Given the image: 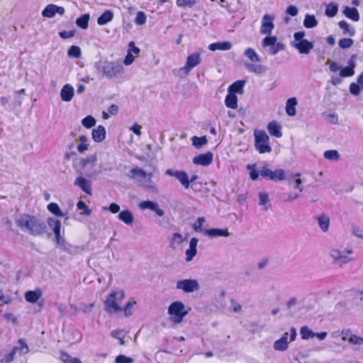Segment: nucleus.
Instances as JSON below:
<instances>
[{"label":"nucleus","instance_id":"f257e3e1","mask_svg":"<svg viewBox=\"0 0 363 363\" xmlns=\"http://www.w3.org/2000/svg\"><path fill=\"white\" fill-rule=\"evenodd\" d=\"M16 223L23 231L28 232L33 236H40L46 231V225L38 218L28 214L20 215L16 219Z\"/></svg>","mask_w":363,"mask_h":363},{"label":"nucleus","instance_id":"f03ea898","mask_svg":"<svg viewBox=\"0 0 363 363\" xmlns=\"http://www.w3.org/2000/svg\"><path fill=\"white\" fill-rule=\"evenodd\" d=\"M94 69L99 79H112L121 77L124 69L119 62L108 60H99L94 63Z\"/></svg>","mask_w":363,"mask_h":363},{"label":"nucleus","instance_id":"7ed1b4c3","mask_svg":"<svg viewBox=\"0 0 363 363\" xmlns=\"http://www.w3.org/2000/svg\"><path fill=\"white\" fill-rule=\"evenodd\" d=\"M124 298L125 293L123 290L112 291L104 301L105 311L110 314L123 311L121 303Z\"/></svg>","mask_w":363,"mask_h":363},{"label":"nucleus","instance_id":"20e7f679","mask_svg":"<svg viewBox=\"0 0 363 363\" xmlns=\"http://www.w3.org/2000/svg\"><path fill=\"white\" fill-rule=\"evenodd\" d=\"M168 314L170 321L177 325L182 322L184 318L188 314L184 304L181 301H174L168 307Z\"/></svg>","mask_w":363,"mask_h":363},{"label":"nucleus","instance_id":"39448f33","mask_svg":"<svg viewBox=\"0 0 363 363\" xmlns=\"http://www.w3.org/2000/svg\"><path fill=\"white\" fill-rule=\"evenodd\" d=\"M304 36V31L296 32L294 34V40L291 42V46L297 49L301 54H308L313 48V44L303 39Z\"/></svg>","mask_w":363,"mask_h":363},{"label":"nucleus","instance_id":"423d86ee","mask_svg":"<svg viewBox=\"0 0 363 363\" xmlns=\"http://www.w3.org/2000/svg\"><path fill=\"white\" fill-rule=\"evenodd\" d=\"M255 147L260 154L270 152L272 147L269 144V137L263 130H255Z\"/></svg>","mask_w":363,"mask_h":363},{"label":"nucleus","instance_id":"0eeeda50","mask_svg":"<svg viewBox=\"0 0 363 363\" xmlns=\"http://www.w3.org/2000/svg\"><path fill=\"white\" fill-rule=\"evenodd\" d=\"M259 174L262 178L273 182L283 181L285 179V172L283 169H278L272 171L269 169L267 165L262 166L259 169Z\"/></svg>","mask_w":363,"mask_h":363},{"label":"nucleus","instance_id":"6e6552de","mask_svg":"<svg viewBox=\"0 0 363 363\" xmlns=\"http://www.w3.org/2000/svg\"><path fill=\"white\" fill-rule=\"evenodd\" d=\"M176 288L182 290L184 293H193L199 290L200 286L197 280L196 279H183L178 281L176 284Z\"/></svg>","mask_w":363,"mask_h":363},{"label":"nucleus","instance_id":"1a4fd4ad","mask_svg":"<svg viewBox=\"0 0 363 363\" xmlns=\"http://www.w3.org/2000/svg\"><path fill=\"white\" fill-rule=\"evenodd\" d=\"M201 62V55L199 52H194L189 55L186 58V65L184 67L181 68V71L183 72L185 75H188L190 71L199 65Z\"/></svg>","mask_w":363,"mask_h":363},{"label":"nucleus","instance_id":"9d476101","mask_svg":"<svg viewBox=\"0 0 363 363\" xmlns=\"http://www.w3.org/2000/svg\"><path fill=\"white\" fill-rule=\"evenodd\" d=\"M165 174L169 177H174L179 181L184 189L189 188V179L187 173L182 170H174L173 169H168L166 170Z\"/></svg>","mask_w":363,"mask_h":363},{"label":"nucleus","instance_id":"9b49d317","mask_svg":"<svg viewBox=\"0 0 363 363\" xmlns=\"http://www.w3.org/2000/svg\"><path fill=\"white\" fill-rule=\"evenodd\" d=\"M57 245L71 255H76L82 252L85 247L84 246H74L67 242L65 238H62L56 242Z\"/></svg>","mask_w":363,"mask_h":363},{"label":"nucleus","instance_id":"f8f14e48","mask_svg":"<svg viewBox=\"0 0 363 363\" xmlns=\"http://www.w3.org/2000/svg\"><path fill=\"white\" fill-rule=\"evenodd\" d=\"M274 17L269 14L264 15L260 28V33L263 35H270L274 28Z\"/></svg>","mask_w":363,"mask_h":363},{"label":"nucleus","instance_id":"ddd939ff","mask_svg":"<svg viewBox=\"0 0 363 363\" xmlns=\"http://www.w3.org/2000/svg\"><path fill=\"white\" fill-rule=\"evenodd\" d=\"M138 207L141 210L150 209L152 211H154L158 216H163L164 215V211L162 208H160L158 203L152 201H141L138 204Z\"/></svg>","mask_w":363,"mask_h":363},{"label":"nucleus","instance_id":"4468645a","mask_svg":"<svg viewBox=\"0 0 363 363\" xmlns=\"http://www.w3.org/2000/svg\"><path fill=\"white\" fill-rule=\"evenodd\" d=\"M213 153L207 152L204 154H200L193 158V163L201 166H208L213 161Z\"/></svg>","mask_w":363,"mask_h":363},{"label":"nucleus","instance_id":"2eb2a0df","mask_svg":"<svg viewBox=\"0 0 363 363\" xmlns=\"http://www.w3.org/2000/svg\"><path fill=\"white\" fill-rule=\"evenodd\" d=\"M203 234L208 236L211 238H215L218 237H228L230 233L227 228H211L206 229L203 231Z\"/></svg>","mask_w":363,"mask_h":363},{"label":"nucleus","instance_id":"dca6fc26","mask_svg":"<svg viewBox=\"0 0 363 363\" xmlns=\"http://www.w3.org/2000/svg\"><path fill=\"white\" fill-rule=\"evenodd\" d=\"M74 185L79 187L84 192L89 195H91V182L86 178L80 176L77 177Z\"/></svg>","mask_w":363,"mask_h":363},{"label":"nucleus","instance_id":"f3484780","mask_svg":"<svg viewBox=\"0 0 363 363\" xmlns=\"http://www.w3.org/2000/svg\"><path fill=\"white\" fill-rule=\"evenodd\" d=\"M198 241H199L198 239L196 238H192L190 240L189 247L185 252V255H186L185 259L186 262L191 261L193 259V258L196 256V255L197 253L196 247H197Z\"/></svg>","mask_w":363,"mask_h":363},{"label":"nucleus","instance_id":"a211bd4d","mask_svg":"<svg viewBox=\"0 0 363 363\" xmlns=\"http://www.w3.org/2000/svg\"><path fill=\"white\" fill-rule=\"evenodd\" d=\"M74 96V88L69 84H67L63 86L60 91V97L63 101H70Z\"/></svg>","mask_w":363,"mask_h":363},{"label":"nucleus","instance_id":"6ab92c4d","mask_svg":"<svg viewBox=\"0 0 363 363\" xmlns=\"http://www.w3.org/2000/svg\"><path fill=\"white\" fill-rule=\"evenodd\" d=\"M130 177L133 179H136L137 182L142 185L145 179H146V172L139 167H134L130 171Z\"/></svg>","mask_w":363,"mask_h":363},{"label":"nucleus","instance_id":"aec40b11","mask_svg":"<svg viewBox=\"0 0 363 363\" xmlns=\"http://www.w3.org/2000/svg\"><path fill=\"white\" fill-rule=\"evenodd\" d=\"M245 84V80H238L229 86L228 92L235 95L236 94H242L244 91Z\"/></svg>","mask_w":363,"mask_h":363},{"label":"nucleus","instance_id":"412c9836","mask_svg":"<svg viewBox=\"0 0 363 363\" xmlns=\"http://www.w3.org/2000/svg\"><path fill=\"white\" fill-rule=\"evenodd\" d=\"M118 218L128 225H132L134 220L133 214L129 210H123L119 212Z\"/></svg>","mask_w":363,"mask_h":363},{"label":"nucleus","instance_id":"4be33fe9","mask_svg":"<svg viewBox=\"0 0 363 363\" xmlns=\"http://www.w3.org/2000/svg\"><path fill=\"white\" fill-rule=\"evenodd\" d=\"M92 138L96 143L102 142L106 137V130L102 125H99L96 128L92 130Z\"/></svg>","mask_w":363,"mask_h":363},{"label":"nucleus","instance_id":"5701e85b","mask_svg":"<svg viewBox=\"0 0 363 363\" xmlns=\"http://www.w3.org/2000/svg\"><path fill=\"white\" fill-rule=\"evenodd\" d=\"M232 48V44L228 41L217 42L211 43L208 45L211 51L216 50H229Z\"/></svg>","mask_w":363,"mask_h":363},{"label":"nucleus","instance_id":"b1692460","mask_svg":"<svg viewBox=\"0 0 363 363\" xmlns=\"http://www.w3.org/2000/svg\"><path fill=\"white\" fill-rule=\"evenodd\" d=\"M42 296V291L40 289H35L34 291H28L25 294V299L28 303H34L38 301Z\"/></svg>","mask_w":363,"mask_h":363},{"label":"nucleus","instance_id":"393cba45","mask_svg":"<svg viewBox=\"0 0 363 363\" xmlns=\"http://www.w3.org/2000/svg\"><path fill=\"white\" fill-rule=\"evenodd\" d=\"M281 128V125L276 121H272L267 125L269 134L276 138H281L282 136Z\"/></svg>","mask_w":363,"mask_h":363},{"label":"nucleus","instance_id":"a878e982","mask_svg":"<svg viewBox=\"0 0 363 363\" xmlns=\"http://www.w3.org/2000/svg\"><path fill=\"white\" fill-rule=\"evenodd\" d=\"M343 13L347 18L354 21H358L359 20V12L354 7L351 8L349 6H345L343 10Z\"/></svg>","mask_w":363,"mask_h":363},{"label":"nucleus","instance_id":"bb28decb","mask_svg":"<svg viewBox=\"0 0 363 363\" xmlns=\"http://www.w3.org/2000/svg\"><path fill=\"white\" fill-rule=\"evenodd\" d=\"M297 105V100L295 97L289 99L286 104V112L289 116H294L296 115V106Z\"/></svg>","mask_w":363,"mask_h":363},{"label":"nucleus","instance_id":"cd10ccee","mask_svg":"<svg viewBox=\"0 0 363 363\" xmlns=\"http://www.w3.org/2000/svg\"><path fill=\"white\" fill-rule=\"evenodd\" d=\"M339 27L342 30L343 35H348L352 37L355 35V29L345 21H340L338 23Z\"/></svg>","mask_w":363,"mask_h":363},{"label":"nucleus","instance_id":"c85d7f7f","mask_svg":"<svg viewBox=\"0 0 363 363\" xmlns=\"http://www.w3.org/2000/svg\"><path fill=\"white\" fill-rule=\"evenodd\" d=\"M113 18V13L111 10L105 11L97 19V23L104 26L111 22Z\"/></svg>","mask_w":363,"mask_h":363},{"label":"nucleus","instance_id":"c756f323","mask_svg":"<svg viewBox=\"0 0 363 363\" xmlns=\"http://www.w3.org/2000/svg\"><path fill=\"white\" fill-rule=\"evenodd\" d=\"M317 220L320 228L323 231H328L330 225V218L326 214H321L317 217Z\"/></svg>","mask_w":363,"mask_h":363},{"label":"nucleus","instance_id":"7c9ffc66","mask_svg":"<svg viewBox=\"0 0 363 363\" xmlns=\"http://www.w3.org/2000/svg\"><path fill=\"white\" fill-rule=\"evenodd\" d=\"M225 104L228 108L235 109L238 107V97L235 94L228 92L225 99Z\"/></svg>","mask_w":363,"mask_h":363},{"label":"nucleus","instance_id":"2f4dec72","mask_svg":"<svg viewBox=\"0 0 363 363\" xmlns=\"http://www.w3.org/2000/svg\"><path fill=\"white\" fill-rule=\"evenodd\" d=\"M90 19L89 13H84L76 20V24L78 27L82 29H86L89 26V21Z\"/></svg>","mask_w":363,"mask_h":363},{"label":"nucleus","instance_id":"473e14b6","mask_svg":"<svg viewBox=\"0 0 363 363\" xmlns=\"http://www.w3.org/2000/svg\"><path fill=\"white\" fill-rule=\"evenodd\" d=\"M318 25V21L316 20L315 16L310 15L308 13L306 14L304 20H303V26L306 28H313Z\"/></svg>","mask_w":363,"mask_h":363},{"label":"nucleus","instance_id":"72a5a7b5","mask_svg":"<svg viewBox=\"0 0 363 363\" xmlns=\"http://www.w3.org/2000/svg\"><path fill=\"white\" fill-rule=\"evenodd\" d=\"M354 67H355L354 63L352 61H350L349 62V65L348 66L344 67L343 69H342L340 70V75L342 77H351V76L354 75Z\"/></svg>","mask_w":363,"mask_h":363},{"label":"nucleus","instance_id":"f704fd0d","mask_svg":"<svg viewBox=\"0 0 363 363\" xmlns=\"http://www.w3.org/2000/svg\"><path fill=\"white\" fill-rule=\"evenodd\" d=\"M184 239L183 238L182 234L179 233H174L172 234V237L170 240V247L173 249L176 248L179 245H180Z\"/></svg>","mask_w":363,"mask_h":363},{"label":"nucleus","instance_id":"c9c22d12","mask_svg":"<svg viewBox=\"0 0 363 363\" xmlns=\"http://www.w3.org/2000/svg\"><path fill=\"white\" fill-rule=\"evenodd\" d=\"M244 55L253 62H259L261 61L259 56L252 48H247L245 50Z\"/></svg>","mask_w":363,"mask_h":363},{"label":"nucleus","instance_id":"e433bc0d","mask_svg":"<svg viewBox=\"0 0 363 363\" xmlns=\"http://www.w3.org/2000/svg\"><path fill=\"white\" fill-rule=\"evenodd\" d=\"M245 67L249 72L258 74H262L264 71L263 66L261 65H254L247 62L245 64Z\"/></svg>","mask_w":363,"mask_h":363},{"label":"nucleus","instance_id":"4c0bfd02","mask_svg":"<svg viewBox=\"0 0 363 363\" xmlns=\"http://www.w3.org/2000/svg\"><path fill=\"white\" fill-rule=\"evenodd\" d=\"M338 11V6L336 4L330 3L329 4L325 9V14L330 17H334Z\"/></svg>","mask_w":363,"mask_h":363},{"label":"nucleus","instance_id":"58836bf2","mask_svg":"<svg viewBox=\"0 0 363 363\" xmlns=\"http://www.w3.org/2000/svg\"><path fill=\"white\" fill-rule=\"evenodd\" d=\"M193 145L197 148H201L203 145H206L208 142L206 136L197 137L194 136L191 138Z\"/></svg>","mask_w":363,"mask_h":363},{"label":"nucleus","instance_id":"ea45409f","mask_svg":"<svg viewBox=\"0 0 363 363\" xmlns=\"http://www.w3.org/2000/svg\"><path fill=\"white\" fill-rule=\"evenodd\" d=\"M300 334L303 340H308L315 337V333L307 326H303L301 328Z\"/></svg>","mask_w":363,"mask_h":363},{"label":"nucleus","instance_id":"a19ab883","mask_svg":"<svg viewBox=\"0 0 363 363\" xmlns=\"http://www.w3.org/2000/svg\"><path fill=\"white\" fill-rule=\"evenodd\" d=\"M48 211L58 217H63L65 214L61 211L59 206L56 203H50L48 206Z\"/></svg>","mask_w":363,"mask_h":363},{"label":"nucleus","instance_id":"79ce46f5","mask_svg":"<svg viewBox=\"0 0 363 363\" xmlns=\"http://www.w3.org/2000/svg\"><path fill=\"white\" fill-rule=\"evenodd\" d=\"M56 14L55 4L48 5L42 11V15L45 18H52Z\"/></svg>","mask_w":363,"mask_h":363},{"label":"nucleus","instance_id":"37998d69","mask_svg":"<svg viewBox=\"0 0 363 363\" xmlns=\"http://www.w3.org/2000/svg\"><path fill=\"white\" fill-rule=\"evenodd\" d=\"M289 342H284V340L279 339L274 343V349L277 351H285L287 350Z\"/></svg>","mask_w":363,"mask_h":363},{"label":"nucleus","instance_id":"c03bdc74","mask_svg":"<svg viewBox=\"0 0 363 363\" xmlns=\"http://www.w3.org/2000/svg\"><path fill=\"white\" fill-rule=\"evenodd\" d=\"M324 157L327 160L337 161L340 158V155L337 150H327L323 154Z\"/></svg>","mask_w":363,"mask_h":363},{"label":"nucleus","instance_id":"a18cd8bd","mask_svg":"<svg viewBox=\"0 0 363 363\" xmlns=\"http://www.w3.org/2000/svg\"><path fill=\"white\" fill-rule=\"evenodd\" d=\"M14 347H18L17 352L20 354H27L29 352L28 345L22 339H20L18 340V345L15 346Z\"/></svg>","mask_w":363,"mask_h":363},{"label":"nucleus","instance_id":"49530a36","mask_svg":"<svg viewBox=\"0 0 363 363\" xmlns=\"http://www.w3.org/2000/svg\"><path fill=\"white\" fill-rule=\"evenodd\" d=\"M206 222V220L203 217H199L196 220V221L193 225V229L196 232H203L205 229L202 228L203 223Z\"/></svg>","mask_w":363,"mask_h":363},{"label":"nucleus","instance_id":"de8ad7c7","mask_svg":"<svg viewBox=\"0 0 363 363\" xmlns=\"http://www.w3.org/2000/svg\"><path fill=\"white\" fill-rule=\"evenodd\" d=\"M82 124L86 128H91L96 124V120L91 116H88L82 119Z\"/></svg>","mask_w":363,"mask_h":363},{"label":"nucleus","instance_id":"09e8293b","mask_svg":"<svg viewBox=\"0 0 363 363\" xmlns=\"http://www.w3.org/2000/svg\"><path fill=\"white\" fill-rule=\"evenodd\" d=\"M146 15L143 11H138L135 18V23L138 26H143L146 23Z\"/></svg>","mask_w":363,"mask_h":363},{"label":"nucleus","instance_id":"8fccbe9b","mask_svg":"<svg viewBox=\"0 0 363 363\" xmlns=\"http://www.w3.org/2000/svg\"><path fill=\"white\" fill-rule=\"evenodd\" d=\"M67 54L69 57L78 58L81 55L80 48L77 45H72L68 50Z\"/></svg>","mask_w":363,"mask_h":363},{"label":"nucleus","instance_id":"3c124183","mask_svg":"<svg viewBox=\"0 0 363 363\" xmlns=\"http://www.w3.org/2000/svg\"><path fill=\"white\" fill-rule=\"evenodd\" d=\"M354 41L351 38H342L338 42V45L342 49L350 48L352 46Z\"/></svg>","mask_w":363,"mask_h":363},{"label":"nucleus","instance_id":"603ef678","mask_svg":"<svg viewBox=\"0 0 363 363\" xmlns=\"http://www.w3.org/2000/svg\"><path fill=\"white\" fill-rule=\"evenodd\" d=\"M285 45L282 43H276L273 46H272L269 49V53L272 55H275L279 52L284 50Z\"/></svg>","mask_w":363,"mask_h":363},{"label":"nucleus","instance_id":"864d4df0","mask_svg":"<svg viewBox=\"0 0 363 363\" xmlns=\"http://www.w3.org/2000/svg\"><path fill=\"white\" fill-rule=\"evenodd\" d=\"M277 40V38L276 36H266L262 40V46L263 47H267V46H273Z\"/></svg>","mask_w":363,"mask_h":363},{"label":"nucleus","instance_id":"5fc2aeb1","mask_svg":"<svg viewBox=\"0 0 363 363\" xmlns=\"http://www.w3.org/2000/svg\"><path fill=\"white\" fill-rule=\"evenodd\" d=\"M196 3V0H177V5L179 7L191 8Z\"/></svg>","mask_w":363,"mask_h":363},{"label":"nucleus","instance_id":"6e6d98bb","mask_svg":"<svg viewBox=\"0 0 363 363\" xmlns=\"http://www.w3.org/2000/svg\"><path fill=\"white\" fill-rule=\"evenodd\" d=\"M255 164H248L247 166V169L250 170V178L252 179V180H257L259 177V169L257 171L256 169H255Z\"/></svg>","mask_w":363,"mask_h":363},{"label":"nucleus","instance_id":"4d7b16f0","mask_svg":"<svg viewBox=\"0 0 363 363\" xmlns=\"http://www.w3.org/2000/svg\"><path fill=\"white\" fill-rule=\"evenodd\" d=\"M134 359L124 354H119L115 359L116 363H133Z\"/></svg>","mask_w":363,"mask_h":363},{"label":"nucleus","instance_id":"13d9d810","mask_svg":"<svg viewBox=\"0 0 363 363\" xmlns=\"http://www.w3.org/2000/svg\"><path fill=\"white\" fill-rule=\"evenodd\" d=\"M136 304L135 301H129L124 308H123V311H124L125 316H130L132 315V308Z\"/></svg>","mask_w":363,"mask_h":363},{"label":"nucleus","instance_id":"bf43d9fd","mask_svg":"<svg viewBox=\"0 0 363 363\" xmlns=\"http://www.w3.org/2000/svg\"><path fill=\"white\" fill-rule=\"evenodd\" d=\"M96 162V155H90L84 159L81 160L82 165L85 167L88 164H91L92 166L95 164Z\"/></svg>","mask_w":363,"mask_h":363},{"label":"nucleus","instance_id":"052dcab7","mask_svg":"<svg viewBox=\"0 0 363 363\" xmlns=\"http://www.w3.org/2000/svg\"><path fill=\"white\" fill-rule=\"evenodd\" d=\"M348 342L353 345H362L363 344V338L357 336L354 334H350V336L348 337Z\"/></svg>","mask_w":363,"mask_h":363},{"label":"nucleus","instance_id":"680f3d73","mask_svg":"<svg viewBox=\"0 0 363 363\" xmlns=\"http://www.w3.org/2000/svg\"><path fill=\"white\" fill-rule=\"evenodd\" d=\"M77 208L79 210H83V214L84 215H90L91 211L89 209L88 206L86 205V203L82 201H79L77 203Z\"/></svg>","mask_w":363,"mask_h":363},{"label":"nucleus","instance_id":"e2e57ef3","mask_svg":"<svg viewBox=\"0 0 363 363\" xmlns=\"http://www.w3.org/2000/svg\"><path fill=\"white\" fill-rule=\"evenodd\" d=\"M269 201V195L266 192H260L259 194V204L265 206Z\"/></svg>","mask_w":363,"mask_h":363},{"label":"nucleus","instance_id":"0e129e2a","mask_svg":"<svg viewBox=\"0 0 363 363\" xmlns=\"http://www.w3.org/2000/svg\"><path fill=\"white\" fill-rule=\"evenodd\" d=\"M18 347H13L12 349V350L9 354L5 355L4 361L6 363H11L13 360L14 356H15V354H16V352L18 351Z\"/></svg>","mask_w":363,"mask_h":363},{"label":"nucleus","instance_id":"69168bd1","mask_svg":"<svg viewBox=\"0 0 363 363\" xmlns=\"http://www.w3.org/2000/svg\"><path fill=\"white\" fill-rule=\"evenodd\" d=\"M230 308L235 313H240L242 311V306L236 301L232 299Z\"/></svg>","mask_w":363,"mask_h":363},{"label":"nucleus","instance_id":"338daca9","mask_svg":"<svg viewBox=\"0 0 363 363\" xmlns=\"http://www.w3.org/2000/svg\"><path fill=\"white\" fill-rule=\"evenodd\" d=\"M104 209L108 210L111 211L112 213L121 212L119 205L116 203H111L108 207H104Z\"/></svg>","mask_w":363,"mask_h":363},{"label":"nucleus","instance_id":"774afa93","mask_svg":"<svg viewBox=\"0 0 363 363\" xmlns=\"http://www.w3.org/2000/svg\"><path fill=\"white\" fill-rule=\"evenodd\" d=\"M351 261V259L348 257L347 256L342 254V255L340 257V259L335 263L340 267H342L343 264H347Z\"/></svg>","mask_w":363,"mask_h":363}]
</instances>
